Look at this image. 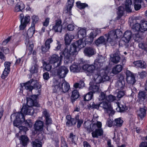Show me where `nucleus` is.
Instances as JSON below:
<instances>
[{"label":"nucleus","instance_id":"1","mask_svg":"<svg viewBox=\"0 0 147 147\" xmlns=\"http://www.w3.org/2000/svg\"><path fill=\"white\" fill-rule=\"evenodd\" d=\"M120 32L119 29L111 31L108 33L105 34L104 36L100 37L96 40L95 43L97 45L100 44L106 45L110 44L111 46H113L117 43V39L118 38L117 34Z\"/></svg>","mask_w":147,"mask_h":147},{"label":"nucleus","instance_id":"2","mask_svg":"<svg viewBox=\"0 0 147 147\" xmlns=\"http://www.w3.org/2000/svg\"><path fill=\"white\" fill-rule=\"evenodd\" d=\"M102 125L101 122H97V123H93L91 121H87L84 123V128L88 132H90L95 130L92 133L93 137H98L103 134L102 130L100 129Z\"/></svg>","mask_w":147,"mask_h":147},{"label":"nucleus","instance_id":"3","mask_svg":"<svg viewBox=\"0 0 147 147\" xmlns=\"http://www.w3.org/2000/svg\"><path fill=\"white\" fill-rule=\"evenodd\" d=\"M14 119L13 122V125L16 127L19 128L20 131L23 132L25 134L26 132L28 130L27 127L22 126H20L21 124L25 121L24 117L22 113L16 112L11 115V118Z\"/></svg>","mask_w":147,"mask_h":147},{"label":"nucleus","instance_id":"4","mask_svg":"<svg viewBox=\"0 0 147 147\" xmlns=\"http://www.w3.org/2000/svg\"><path fill=\"white\" fill-rule=\"evenodd\" d=\"M14 119L13 122V125L16 127L19 128L20 131L23 132L25 134L26 132L28 130L27 127L22 126H20L21 124L25 121L24 117L22 113L16 112L11 115V118Z\"/></svg>","mask_w":147,"mask_h":147},{"label":"nucleus","instance_id":"5","mask_svg":"<svg viewBox=\"0 0 147 147\" xmlns=\"http://www.w3.org/2000/svg\"><path fill=\"white\" fill-rule=\"evenodd\" d=\"M78 53L77 48L74 44H71L70 45H66L63 52L64 59L68 60L70 58L74 57Z\"/></svg>","mask_w":147,"mask_h":147},{"label":"nucleus","instance_id":"6","mask_svg":"<svg viewBox=\"0 0 147 147\" xmlns=\"http://www.w3.org/2000/svg\"><path fill=\"white\" fill-rule=\"evenodd\" d=\"M93 80L96 83L100 84L109 80V77L105 72L103 68L94 73L93 74Z\"/></svg>","mask_w":147,"mask_h":147},{"label":"nucleus","instance_id":"7","mask_svg":"<svg viewBox=\"0 0 147 147\" xmlns=\"http://www.w3.org/2000/svg\"><path fill=\"white\" fill-rule=\"evenodd\" d=\"M20 85L21 86L20 89L29 90L30 91H32L33 89H38L41 87V86L36 81L33 79L30 80L26 83L20 84Z\"/></svg>","mask_w":147,"mask_h":147},{"label":"nucleus","instance_id":"8","mask_svg":"<svg viewBox=\"0 0 147 147\" xmlns=\"http://www.w3.org/2000/svg\"><path fill=\"white\" fill-rule=\"evenodd\" d=\"M63 56L60 55L59 57L56 54H54L50 56L49 58V62L50 64L53 65L54 67H57L61 65Z\"/></svg>","mask_w":147,"mask_h":147},{"label":"nucleus","instance_id":"9","mask_svg":"<svg viewBox=\"0 0 147 147\" xmlns=\"http://www.w3.org/2000/svg\"><path fill=\"white\" fill-rule=\"evenodd\" d=\"M83 69L86 71L88 72L91 73H94L97 71H98L100 68H98V69L97 66L95 65H94L86 64L83 65L82 67Z\"/></svg>","mask_w":147,"mask_h":147},{"label":"nucleus","instance_id":"10","mask_svg":"<svg viewBox=\"0 0 147 147\" xmlns=\"http://www.w3.org/2000/svg\"><path fill=\"white\" fill-rule=\"evenodd\" d=\"M59 83L61 88L58 89V91H61L62 92L65 93L69 90L70 88L69 84L64 79H62L61 81L60 80H59Z\"/></svg>","mask_w":147,"mask_h":147},{"label":"nucleus","instance_id":"11","mask_svg":"<svg viewBox=\"0 0 147 147\" xmlns=\"http://www.w3.org/2000/svg\"><path fill=\"white\" fill-rule=\"evenodd\" d=\"M100 107H102L108 113L111 114L114 113V111L111 106L110 103L108 102L102 101L100 104Z\"/></svg>","mask_w":147,"mask_h":147},{"label":"nucleus","instance_id":"12","mask_svg":"<svg viewBox=\"0 0 147 147\" xmlns=\"http://www.w3.org/2000/svg\"><path fill=\"white\" fill-rule=\"evenodd\" d=\"M34 112V110L32 107H27L26 105H24L23 106L21 109V112L20 113H22L23 115H24L23 114L32 115H33Z\"/></svg>","mask_w":147,"mask_h":147},{"label":"nucleus","instance_id":"13","mask_svg":"<svg viewBox=\"0 0 147 147\" xmlns=\"http://www.w3.org/2000/svg\"><path fill=\"white\" fill-rule=\"evenodd\" d=\"M69 70L65 66H61L57 70V75L61 78H65Z\"/></svg>","mask_w":147,"mask_h":147},{"label":"nucleus","instance_id":"14","mask_svg":"<svg viewBox=\"0 0 147 147\" xmlns=\"http://www.w3.org/2000/svg\"><path fill=\"white\" fill-rule=\"evenodd\" d=\"M127 76V81L129 84L133 85L136 82L135 77L134 74L129 70H127L126 72Z\"/></svg>","mask_w":147,"mask_h":147},{"label":"nucleus","instance_id":"15","mask_svg":"<svg viewBox=\"0 0 147 147\" xmlns=\"http://www.w3.org/2000/svg\"><path fill=\"white\" fill-rule=\"evenodd\" d=\"M62 21L60 19H58L55 21V25L53 26L52 29L57 32H61L62 30Z\"/></svg>","mask_w":147,"mask_h":147},{"label":"nucleus","instance_id":"16","mask_svg":"<svg viewBox=\"0 0 147 147\" xmlns=\"http://www.w3.org/2000/svg\"><path fill=\"white\" fill-rule=\"evenodd\" d=\"M4 66L5 67L1 77L3 79H4L7 76L10 71V63L8 62H5L4 63Z\"/></svg>","mask_w":147,"mask_h":147},{"label":"nucleus","instance_id":"17","mask_svg":"<svg viewBox=\"0 0 147 147\" xmlns=\"http://www.w3.org/2000/svg\"><path fill=\"white\" fill-rule=\"evenodd\" d=\"M43 127V122L39 120L36 121L34 126L35 130L39 131L42 130Z\"/></svg>","mask_w":147,"mask_h":147},{"label":"nucleus","instance_id":"18","mask_svg":"<svg viewBox=\"0 0 147 147\" xmlns=\"http://www.w3.org/2000/svg\"><path fill=\"white\" fill-rule=\"evenodd\" d=\"M97 33L96 31H93L90 32L88 36V39L86 38L85 40L86 43L90 44L92 42L94 39L97 36Z\"/></svg>","mask_w":147,"mask_h":147},{"label":"nucleus","instance_id":"19","mask_svg":"<svg viewBox=\"0 0 147 147\" xmlns=\"http://www.w3.org/2000/svg\"><path fill=\"white\" fill-rule=\"evenodd\" d=\"M95 50L92 47H88L85 48L84 52L85 55L89 57L94 55Z\"/></svg>","mask_w":147,"mask_h":147},{"label":"nucleus","instance_id":"20","mask_svg":"<svg viewBox=\"0 0 147 147\" xmlns=\"http://www.w3.org/2000/svg\"><path fill=\"white\" fill-rule=\"evenodd\" d=\"M131 32L129 31H126L124 33L123 36L122 37V40L125 43L129 42L132 37Z\"/></svg>","mask_w":147,"mask_h":147},{"label":"nucleus","instance_id":"21","mask_svg":"<svg viewBox=\"0 0 147 147\" xmlns=\"http://www.w3.org/2000/svg\"><path fill=\"white\" fill-rule=\"evenodd\" d=\"M105 58L102 56H100L98 58L96 59L95 61V65L97 66L98 69V68H100L103 65V62L105 61Z\"/></svg>","mask_w":147,"mask_h":147},{"label":"nucleus","instance_id":"22","mask_svg":"<svg viewBox=\"0 0 147 147\" xmlns=\"http://www.w3.org/2000/svg\"><path fill=\"white\" fill-rule=\"evenodd\" d=\"M119 52L118 51H116L114 54L111 55V60L114 63H118L120 60L121 58L119 55Z\"/></svg>","mask_w":147,"mask_h":147},{"label":"nucleus","instance_id":"23","mask_svg":"<svg viewBox=\"0 0 147 147\" xmlns=\"http://www.w3.org/2000/svg\"><path fill=\"white\" fill-rule=\"evenodd\" d=\"M24 8L25 5L24 4L22 1H20L16 5L14 11L16 12L22 11Z\"/></svg>","mask_w":147,"mask_h":147},{"label":"nucleus","instance_id":"24","mask_svg":"<svg viewBox=\"0 0 147 147\" xmlns=\"http://www.w3.org/2000/svg\"><path fill=\"white\" fill-rule=\"evenodd\" d=\"M133 63L136 67L141 68H146L147 67L146 63L143 61L141 60L137 61L134 62Z\"/></svg>","mask_w":147,"mask_h":147},{"label":"nucleus","instance_id":"25","mask_svg":"<svg viewBox=\"0 0 147 147\" xmlns=\"http://www.w3.org/2000/svg\"><path fill=\"white\" fill-rule=\"evenodd\" d=\"M27 107H32L34 106L38 107L39 105L36 101L34 100L32 98H27Z\"/></svg>","mask_w":147,"mask_h":147},{"label":"nucleus","instance_id":"26","mask_svg":"<svg viewBox=\"0 0 147 147\" xmlns=\"http://www.w3.org/2000/svg\"><path fill=\"white\" fill-rule=\"evenodd\" d=\"M147 93L144 91H140L138 95V100L140 101H143L147 98Z\"/></svg>","mask_w":147,"mask_h":147},{"label":"nucleus","instance_id":"27","mask_svg":"<svg viewBox=\"0 0 147 147\" xmlns=\"http://www.w3.org/2000/svg\"><path fill=\"white\" fill-rule=\"evenodd\" d=\"M125 82L124 80H119L116 83V88L118 90H123L125 88Z\"/></svg>","mask_w":147,"mask_h":147},{"label":"nucleus","instance_id":"28","mask_svg":"<svg viewBox=\"0 0 147 147\" xmlns=\"http://www.w3.org/2000/svg\"><path fill=\"white\" fill-rule=\"evenodd\" d=\"M90 86L89 87V90H92L93 93L98 92L99 89V85L97 84V83H90Z\"/></svg>","mask_w":147,"mask_h":147},{"label":"nucleus","instance_id":"29","mask_svg":"<svg viewBox=\"0 0 147 147\" xmlns=\"http://www.w3.org/2000/svg\"><path fill=\"white\" fill-rule=\"evenodd\" d=\"M132 2L131 0H126L125 3V9L126 11L128 13L132 12L131 5Z\"/></svg>","mask_w":147,"mask_h":147},{"label":"nucleus","instance_id":"30","mask_svg":"<svg viewBox=\"0 0 147 147\" xmlns=\"http://www.w3.org/2000/svg\"><path fill=\"white\" fill-rule=\"evenodd\" d=\"M78 30V34L79 37H80L81 38H83L86 36V28H79Z\"/></svg>","mask_w":147,"mask_h":147},{"label":"nucleus","instance_id":"31","mask_svg":"<svg viewBox=\"0 0 147 147\" xmlns=\"http://www.w3.org/2000/svg\"><path fill=\"white\" fill-rule=\"evenodd\" d=\"M74 38V36L70 34H66L65 36V44L67 45H69L70 44L71 40Z\"/></svg>","mask_w":147,"mask_h":147},{"label":"nucleus","instance_id":"32","mask_svg":"<svg viewBox=\"0 0 147 147\" xmlns=\"http://www.w3.org/2000/svg\"><path fill=\"white\" fill-rule=\"evenodd\" d=\"M54 83L55 86H54L53 89V92L57 93H60L62 92L61 91H57L58 89L61 88V86L59 85V80H55Z\"/></svg>","mask_w":147,"mask_h":147},{"label":"nucleus","instance_id":"33","mask_svg":"<svg viewBox=\"0 0 147 147\" xmlns=\"http://www.w3.org/2000/svg\"><path fill=\"white\" fill-rule=\"evenodd\" d=\"M118 107L116 110L118 112H122L127 110V109L126 105L123 103L120 102L117 105Z\"/></svg>","mask_w":147,"mask_h":147},{"label":"nucleus","instance_id":"34","mask_svg":"<svg viewBox=\"0 0 147 147\" xmlns=\"http://www.w3.org/2000/svg\"><path fill=\"white\" fill-rule=\"evenodd\" d=\"M123 67L120 65H117L112 69V72L114 74H117L120 72L122 70Z\"/></svg>","mask_w":147,"mask_h":147},{"label":"nucleus","instance_id":"35","mask_svg":"<svg viewBox=\"0 0 147 147\" xmlns=\"http://www.w3.org/2000/svg\"><path fill=\"white\" fill-rule=\"evenodd\" d=\"M79 96V94L78 92L76 90H74L72 92V95L71 96V100L73 103L76 99Z\"/></svg>","mask_w":147,"mask_h":147},{"label":"nucleus","instance_id":"36","mask_svg":"<svg viewBox=\"0 0 147 147\" xmlns=\"http://www.w3.org/2000/svg\"><path fill=\"white\" fill-rule=\"evenodd\" d=\"M84 42L82 40L80 39L77 41L75 43H72L74 44L77 48H79V49H81L84 47L86 44H88L86 43L85 41Z\"/></svg>","mask_w":147,"mask_h":147},{"label":"nucleus","instance_id":"37","mask_svg":"<svg viewBox=\"0 0 147 147\" xmlns=\"http://www.w3.org/2000/svg\"><path fill=\"white\" fill-rule=\"evenodd\" d=\"M70 69L71 71L75 73L79 72L80 69L77 65L74 63L70 66Z\"/></svg>","mask_w":147,"mask_h":147},{"label":"nucleus","instance_id":"38","mask_svg":"<svg viewBox=\"0 0 147 147\" xmlns=\"http://www.w3.org/2000/svg\"><path fill=\"white\" fill-rule=\"evenodd\" d=\"M147 108L146 107H144L143 108H140L138 113L139 116L141 119H143L146 115V111Z\"/></svg>","mask_w":147,"mask_h":147},{"label":"nucleus","instance_id":"39","mask_svg":"<svg viewBox=\"0 0 147 147\" xmlns=\"http://www.w3.org/2000/svg\"><path fill=\"white\" fill-rule=\"evenodd\" d=\"M124 10V8L122 6H121L118 7L117 12L118 16L117 17V20L119 19L123 15Z\"/></svg>","mask_w":147,"mask_h":147},{"label":"nucleus","instance_id":"40","mask_svg":"<svg viewBox=\"0 0 147 147\" xmlns=\"http://www.w3.org/2000/svg\"><path fill=\"white\" fill-rule=\"evenodd\" d=\"M135 5L134 7L136 10L137 11L139 10L141 7V5L140 4L143 2V0H134Z\"/></svg>","mask_w":147,"mask_h":147},{"label":"nucleus","instance_id":"41","mask_svg":"<svg viewBox=\"0 0 147 147\" xmlns=\"http://www.w3.org/2000/svg\"><path fill=\"white\" fill-rule=\"evenodd\" d=\"M20 139L23 146H26L27 145L29 142V139L27 136L22 135L21 136Z\"/></svg>","mask_w":147,"mask_h":147},{"label":"nucleus","instance_id":"42","mask_svg":"<svg viewBox=\"0 0 147 147\" xmlns=\"http://www.w3.org/2000/svg\"><path fill=\"white\" fill-rule=\"evenodd\" d=\"M35 29L34 27H33L30 28L27 31L26 37L31 38L35 32Z\"/></svg>","mask_w":147,"mask_h":147},{"label":"nucleus","instance_id":"43","mask_svg":"<svg viewBox=\"0 0 147 147\" xmlns=\"http://www.w3.org/2000/svg\"><path fill=\"white\" fill-rule=\"evenodd\" d=\"M74 0H68V5L67 6V12H69V13L71 12V10L73 6Z\"/></svg>","mask_w":147,"mask_h":147},{"label":"nucleus","instance_id":"44","mask_svg":"<svg viewBox=\"0 0 147 147\" xmlns=\"http://www.w3.org/2000/svg\"><path fill=\"white\" fill-rule=\"evenodd\" d=\"M33 147H42V143L38 139H36L32 143Z\"/></svg>","mask_w":147,"mask_h":147},{"label":"nucleus","instance_id":"45","mask_svg":"<svg viewBox=\"0 0 147 147\" xmlns=\"http://www.w3.org/2000/svg\"><path fill=\"white\" fill-rule=\"evenodd\" d=\"M141 28L142 31L147 30V21L142 20L141 21Z\"/></svg>","mask_w":147,"mask_h":147},{"label":"nucleus","instance_id":"46","mask_svg":"<svg viewBox=\"0 0 147 147\" xmlns=\"http://www.w3.org/2000/svg\"><path fill=\"white\" fill-rule=\"evenodd\" d=\"M75 88H82L85 86V84L82 80H80L79 83H76L74 85Z\"/></svg>","mask_w":147,"mask_h":147},{"label":"nucleus","instance_id":"47","mask_svg":"<svg viewBox=\"0 0 147 147\" xmlns=\"http://www.w3.org/2000/svg\"><path fill=\"white\" fill-rule=\"evenodd\" d=\"M141 24L138 23H136L132 27V28L135 31L143 32L141 30H142L141 29Z\"/></svg>","mask_w":147,"mask_h":147},{"label":"nucleus","instance_id":"48","mask_svg":"<svg viewBox=\"0 0 147 147\" xmlns=\"http://www.w3.org/2000/svg\"><path fill=\"white\" fill-rule=\"evenodd\" d=\"M138 46L139 48L146 52H147V43L140 42L138 44Z\"/></svg>","mask_w":147,"mask_h":147},{"label":"nucleus","instance_id":"49","mask_svg":"<svg viewBox=\"0 0 147 147\" xmlns=\"http://www.w3.org/2000/svg\"><path fill=\"white\" fill-rule=\"evenodd\" d=\"M93 96V93L92 91H90L84 97L85 100L88 101L90 100Z\"/></svg>","mask_w":147,"mask_h":147},{"label":"nucleus","instance_id":"50","mask_svg":"<svg viewBox=\"0 0 147 147\" xmlns=\"http://www.w3.org/2000/svg\"><path fill=\"white\" fill-rule=\"evenodd\" d=\"M61 45L60 42L58 41H57V42L54 43L53 46L54 50L58 51L61 49Z\"/></svg>","mask_w":147,"mask_h":147},{"label":"nucleus","instance_id":"51","mask_svg":"<svg viewBox=\"0 0 147 147\" xmlns=\"http://www.w3.org/2000/svg\"><path fill=\"white\" fill-rule=\"evenodd\" d=\"M123 122V120L120 118H117L115 120V124L118 127L121 126Z\"/></svg>","mask_w":147,"mask_h":147},{"label":"nucleus","instance_id":"52","mask_svg":"<svg viewBox=\"0 0 147 147\" xmlns=\"http://www.w3.org/2000/svg\"><path fill=\"white\" fill-rule=\"evenodd\" d=\"M77 7L80 9H83L87 7L88 5L85 3H82L80 1H78L76 3Z\"/></svg>","mask_w":147,"mask_h":147},{"label":"nucleus","instance_id":"53","mask_svg":"<svg viewBox=\"0 0 147 147\" xmlns=\"http://www.w3.org/2000/svg\"><path fill=\"white\" fill-rule=\"evenodd\" d=\"M38 66L36 64H34L30 69V71L31 73L34 74L36 73L38 71Z\"/></svg>","mask_w":147,"mask_h":147},{"label":"nucleus","instance_id":"54","mask_svg":"<svg viewBox=\"0 0 147 147\" xmlns=\"http://www.w3.org/2000/svg\"><path fill=\"white\" fill-rule=\"evenodd\" d=\"M115 100H116L115 97L111 95L107 96L106 98V100L109 102H113Z\"/></svg>","mask_w":147,"mask_h":147},{"label":"nucleus","instance_id":"55","mask_svg":"<svg viewBox=\"0 0 147 147\" xmlns=\"http://www.w3.org/2000/svg\"><path fill=\"white\" fill-rule=\"evenodd\" d=\"M28 44H29V46L28 49L27 50V51L28 52V55H31L32 51L33 50L34 45L32 43L30 44L28 42Z\"/></svg>","mask_w":147,"mask_h":147},{"label":"nucleus","instance_id":"56","mask_svg":"<svg viewBox=\"0 0 147 147\" xmlns=\"http://www.w3.org/2000/svg\"><path fill=\"white\" fill-rule=\"evenodd\" d=\"M53 42V40L52 38H49L46 41L45 45L46 46L50 48V44Z\"/></svg>","mask_w":147,"mask_h":147},{"label":"nucleus","instance_id":"57","mask_svg":"<svg viewBox=\"0 0 147 147\" xmlns=\"http://www.w3.org/2000/svg\"><path fill=\"white\" fill-rule=\"evenodd\" d=\"M49 48L47 47H46L45 45H42L41 47V48L42 52L43 53H46L49 50Z\"/></svg>","mask_w":147,"mask_h":147},{"label":"nucleus","instance_id":"58","mask_svg":"<svg viewBox=\"0 0 147 147\" xmlns=\"http://www.w3.org/2000/svg\"><path fill=\"white\" fill-rule=\"evenodd\" d=\"M45 124L47 125L51 124L52 123V120L50 117L45 118Z\"/></svg>","mask_w":147,"mask_h":147},{"label":"nucleus","instance_id":"59","mask_svg":"<svg viewBox=\"0 0 147 147\" xmlns=\"http://www.w3.org/2000/svg\"><path fill=\"white\" fill-rule=\"evenodd\" d=\"M43 116L45 118L50 117L48 111L46 109L44 110L42 112Z\"/></svg>","mask_w":147,"mask_h":147},{"label":"nucleus","instance_id":"60","mask_svg":"<svg viewBox=\"0 0 147 147\" xmlns=\"http://www.w3.org/2000/svg\"><path fill=\"white\" fill-rule=\"evenodd\" d=\"M25 124L26 126L28 127H30L32 126V123L30 120H27L25 121Z\"/></svg>","mask_w":147,"mask_h":147},{"label":"nucleus","instance_id":"61","mask_svg":"<svg viewBox=\"0 0 147 147\" xmlns=\"http://www.w3.org/2000/svg\"><path fill=\"white\" fill-rule=\"evenodd\" d=\"M23 22L26 24H27L29 22L30 18L29 16H25L23 18Z\"/></svg>","mask_w":147,"mask_h":147},{"label":"nucleus","instance_id":"62","mask_svg":"<svg viewBox=\"0 0 147 147\" xmlns=\"http://www.w3.org/2000/svg\"><path fill=\"white\" fill-rule=\"evenodd\" d=\"M124 91H119L117 93V97L118 98H120L123 97L124 95Z\"/></svg>","mask_w":147,"mask_h":147},{"label":"nucleus","instance_id":"63","mask_svg":"<svg viewBox=\"0 0 147 147\" xmlns=\"http://www.w3.org/2000/svg\"><path fill=\"white\" fill-rule=\"evenodd\" d=\"M134 39L136 41L138 42L140 41L141 40V38L140 36L138 34H136L134 37Z\"/></svg>","mask_w":147,"mask_h":147},{"label":"nucleus","instance_id":"64","mask_svg":"<svg viewBox=\"0 0 147 147\" xmlns=\"http://www.w3.org/2000/svg\"><path fill=\"white\" fill-rule=\"evenodd\" d=\"M106 94L104 92H101L100 95L99 96V99L100 100H104L105 99H106Z\"/></svg>","mask_w":147,"mask_h":147}]
</instances>
